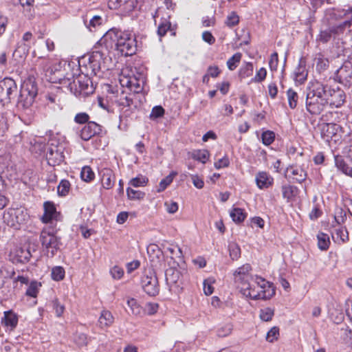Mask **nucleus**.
<instances>
[{"mask_svg": "<svg viewBox=\"0 0 352 352\" xmlns=\"http://www.w3.org/2000/svg\"><path fill=\"white\" fill-rule=\"evenodd\" d=\"M100 45L106 48L113 45L124 56H131L137 51V41L134 34L130 31H122L113 28L108 30L99 41Z\"/></svg>", "mask_w": 352, "mask_h": 352, "instance_id": "nucleus-1", "label": "nucleus"}, {"mask_svg": "<svg viewBox=\"0 0 352 352\" xmlns=\"http://www.w3.org/2000/svg\"><path fill=\"white\" fill-rule=\"evenodd\" d=\"M91 77V76H87L82 73L76 77L74 74H67L63 78L59 77L58 82L62 85L63 88H67L76 97L84 98L94 91Z\"/></svg>", "mask_w": 352, "mask_h": 352, "instance_id": "nucleus-2", "label": "nucleus"}, {"mask_svg": "<svg viewBox=\"0 0 352 352\" xmlns=\"http://www.w3.org/2000/svg\"><path fill=\"white\" fill-rule=\"evenodd\" d=\"M107 49L102 47L101 50H95L90 54L83 56L78 61V69L81 73L87 76H102V69H107L104 65V59L106 57Z\"/></svg>", "mask_w": 352, "mask_h": 352, "instance_id": "nucleus-3", "label": "nucleus"}, {"mask_svg": "<svg viewBox=\"0 0 352 352\" xmlns=\"http://www.w3.org/2000/svg\"><path fill=\"white\" fill-rule=\"evenodd\" d=\"M327 104V85L319 82L313 83L307 94V110L311 114L318 115L324 110Z\"/></svg>", "mask_w": 352, "mask_h": 352, "instance_id": "nucleus-4", "label": "nucleus"}, {"mask_svg": "<svg viewBox=\"0 0 352 352\" xmlns=\"http://www.w3.org/2000/svg\"><path fill=\"white\" fill-rule=\"evenodd\" d=\"M255 285L250 287H242V294L253 300H268L275 295L276 291L273 283L265 278L255 275Z\"/></svg>", "mask_w": 352, "mask_h": 352, "instance_id": "nucleus-5", "label": "nucleus"}, {"mask_svg": "<svg viewBox=\"0 0 352 352\" xmlns=\"http://www.w3.org/2000/svg\"><path fill=\"white\" fill-rule=\"evenodd\" d=\"M37 94L38 87L36 78L33 76H29L21 84L20 94L17 100L18 107L28 109L31 107Z\"/></svg>", "mask_w": 352, "mask_h": 352, "instance_id": "nucleus-6", "label": "nucleus"}, {"mask_svg": "<svg viewBox=\"0 0 352 352\" xmlns=\"http://www.w3.org/2000/svg\"><path fill=\"white\" fill-rule=\"evenodd\" d=\"M57 230L51 226L45 227L40 234V241L48 256H54L61 245L60 238L56 236Z\"/></svg>", "mask_w": 352, "mask_h": 352, "instance_id": "nucleus-7", "label": "nucleus"}, {"mask_svg": "<svg viewBox=\"0 0 352 352\" xmlns=\"http://www.w3.org/2000/svg\"><path fill=\"white\" fill-rule=\"evenodd\" d=\"M17 93L16 82L11 78H4L0 81V104L4 106L11 102Z\"/></svg>", "mask_w": 352, "mask_h": 352, "instance_id": "nucleus-8", "label": "nucleus"}, {"mask_svg": "<svg viewBox=\"0 0 352 352\" xmlns=\"http://www.w3.org/2000/svg\"><path fill=\"white\" fill-rule=\"evenodd\" d=\"M252 267L250 264H245L238 267L233 273L234 280L238 287L240 288L242 293V287H250L252 285L250 281L254 282L255 276H252L250 272Z\"/></svg>", "mask_w": 352, "mask_h": 352, "instance_id": "nucleus-9", "label": "nucleus"}, {"mask_svg": "<svg viewBox=\"0 0 352 352\" xmlns=\"http://www.w3.org/2000/svg\"><path fill=\"white\" fill-rule=\"evenodd\" d=\"M141 285L150 296H155L159 294L160 287L157 278L152 270L146 271L141 278Z\"/></svg>", "mask_w": 352, "mask_h": 352, "instance_id": "nucleus-10", "label": "nucleus"}, {"mask_svg": "<svg viewBox=\"0 0 352 352\" xmlns=\"http://www.w3.org/2000/svg\"><path fill=\"white\" fill-rule=\"evenodd\" d=\"M328 104L335 107H340L344 102L346 95L343 90L337 87L331 88L327 86Z\"/></svg>", "mask_w": 352, "mask_h": 352, "instance_id": "nucleus-11", "label": "nucleus"}, {"mask_svg": "<svg viewBox=\"0 0 352 352\" xmlns=\"http://www.w3.org/2000/svg\"><path fill=\"white\" fill-rule=\"evenodd\" d=\"M119 81L122 87H126L134 92L138 93L142 89L143 78H138L134 76H130L122 73Z\"/></svg>", "mask_w": 352, "mask_h": 352, "instance_id": "nucleus-12", "label": "nucleus"}, {"mask_svg": "<svg viewBox=\"0 0 352 352\" xmlns=\"http://www.w3.org/2000/svg\"><path fill=\"white\" fill-rule=\"evenodd\" d=\"M102 126L95 122H88L80 130V136L85 141L89 140L92 137L100 135Z\"/></svg>", "mask_w": 352, "mask_h": 352, "instance_id": "nucleus-13", "label": "nucleus"}, {"mask_svg": "<svg viewBox=\"0 0 352 352\" xmlns=\"http://www.w3.org/2000/svg\"><path fill=\"white\" fill-rule=\"evenodd\" d=\"M46 159L49 165L55 166L63 161L64 155L58 146H50L47 149Z\"/></svg>", "mask_w": 352, "mask_h": 352, "instance_id": "nucleus-14", "label": "nucleus"}, {"mask_svg": "<svg viewBox=\"0 0 352 352\" xmlns=\"http://www.w3.org/2000/svg\"><path fill=\"white\" fill-rule=\"evenodd\" d=\"M166 281L170 287V290H179L180 289L181 278L180 273L178 270L173 268L166 270Z\"/></svg>", "mask_w": 352, "mask_h": 352, "instance_id": "nucleus-15", "label": "nucleus"}, {"mask_svg": "<svg viewBox=\"0 0 352 352\" xmlns=\"http://www.w3.org/2000/svg\"><path fill=\"white\" fill-rule=\"evenodd\" d=\"M10 256L13 263H25L30 261L31 253L27 248L16 247L11 251Z\"/></svg>", "mask_w": 352, "mask_h": 352, "instance_id": "nucleus-16", "label": "nucleus"}, {"mask_svg": "<svg viewBox=\"0 0 352 352\" xmlns=\"http://www.w3.org/2000/svg\"><path fill=\"white\" fill-rule=\"evenodd\" d=\"M100 175L102 187L107 190L112 188L115 184V176L113 170L110 168H103L100 171Z\"/></svg>", "mask_w": 352, "mask_h": 352, "instance_id": "nucleus-17", "label": "nucleus"}, {"mask_svg": "<svg viewBox=\"0 0 352 352\" xmlns=\"http://www.w3.org/2000/svg\"><path fill=\"white\" fill-rule=\"evenodd\" d=\"M44 213L41 218L43 223H47L54 219H56L58 213L54 203L45 201L43 204Z\"/></svg>", "mask_w": 352, "mask_h": 352, "instance_id": "nucleus-18", "label": "nucleus"}, {"mask_svg": "<svg viewBox=\"0 0 352 352\" xmlns=\"http://www.w3.org/2000/svg\"><path fill=\"white\" fill-rule=\"evenodd\" d=\"M255 181L258 188L265 189L272 185L274 179L267 172L260 171L256 174Z\"/></svg>", "mask_w": 352, "mask_h": 352, "instance_id": "nucleus-19", "label": "nucleus"}, {"mask_svg": "<svg viewBox=\"0 0 352 352\" xmlns=\"http://www.w3.org/2000/svg\"><path fill=\"white\" fill-rule=\"evenodd\" d=\"M10 216L13 217L11 226L15 227L16 228H18L17 226L25 223L29 219V215L27 212L21 209L12 210L10 213Z\"/></svg>", "mask_w": 352, "mask_h": 352, "instance_id": "nucleus-20", "label": "nucleus"}, {"mask_svg": "<svg viewBox=\"0 0 352 352\" xmlns=\"http://www.w3.org/2000/svg\"><path fill=\"white\" fill-rule=\"evenodd\" d=\"M1 324L13 330L18 324V317L16 314L12 311H6L3 313V317L1 318Z\"/></svg>", "mask_w": 352, "mask_h": 352, "instance_id": "nucleus-21", "label": "nucleus"}, {"mask_svg": "<svg viewBox=\"0 0 352 352\" xmlns=\"http://www.w3.org/2000/svg\"><path fill=\"white\" fill-rule=\"evenodd\" d=\"M287 172L290 173L293 179L298 183H302L307 178V172L299 166H291L287 168Z\"/></svg>", "mask_w": 352, "mask_h": 352, "instance_id": "nucleus-22", "label": "nucleus"}, {"mask_svg": "<svg viewBox=\"0 0 352 352\" xmlns=\"http://www.w3.org/2000/svg\"><path fill=\"white\" fill-rule=\"evenodd\" d=\"M333 240L339 244L344 243L349 240V234L345 228L338 227L331 232Z\"/></svg>", "mask_w": 352, "mask_h": 352, "instance_id": "nucleus-23", "label": "nucleus"}, {"mask_svg": "<svg viewBox=\"0 0 352 352\" xmlns=\"http://www.w3.org/2000/svg\"><path fill=\"white\" fill-rule=\"evenodd\" d=\"M115 97L114 93H111L107 95L106 98L98 97V105L109 113L113 112V98Z\"/></svg>", "mask_w": 352, "mask_h": 352, "instance_id": "nucleus-24", "label": "nucleus"}, {"mask_svg": "<svg viewBox=\"0 0 352 352\" xmlns=\"http://www.w3.org/2000/svg\"><path fill=\"white\" fill-rule=\"evenodd\" d=\"M117 104V106L121 109L129 107L133 104V100L122 91L120 96L115 95L113 98V104Z\"/></svg>", "mask_w": 352, "mask_h": 352, "instance_id": "nucleus-25", "label": "nucleus"}, {"mask_svg": "<svg viewBox=\"0 0 352 352\" xmlns=\"http://www.w3.org/2000/svg\"><path fill=\"white\" fill-rule=\"evenodd\" d=\"M114 321L112 314L107 310H104L98 318V323L101 328H106L111 326Z\"/></svg>", "mask_w": 352, "mask_h": 352, "instance_id": "nucleus-26", "label": "nucleus"}, {"mask_svg": "<svg viewBox=\"0 0 352 352\" xmlns=\"http://www.w3.org/2000/svg\"><path fill=\"white\" fill-rule=\"evenodd\" d=\"M335 165L337 168L342 171L346 175H349L352 177V168L349 166V165L345 162L344 159L340 155L335 156Z\"/></svg>", "mask_w": 352, "mask_h": 352, "instance_id": "nucleus-27", "label": "nucleus"}, {"mask_svg": "<svg viewBox=\"0 0 352 352\" xmlns=\"http://www.w3.org/2000/svg\"><path fill=\"white\" fill-rule=\"evenodd\" d=\"M230 215L233 221L239 223L245 220L247 214L244 212L243 209L239 208H234L231 210Z\"/></svg>", "mask_w": 352, "mask_h": 352, "instance_id": "nucleus-28", "label": "nucleus"}, {"mask_svg": "<svg viewBox=\"0 0 352 352\" xmlns=\"http://www.w3.org/2000/svg\"><path fill=\"white\" fill-rule=\"evenodd\" d=\"M318 246L321 250H327L330 245V240L327 234L320 232L317 235Z\"/></svg>", "mask_w": 352, "mask_h": 352, "instance_id": "nucleus-29", "label": "nucleus"}, {"mask_svg": "<svg viewBox=\"0 0 352 352\" xmlns=\"http://www.w3.org/2000/svg\"><path fill=\"white\" fill-rule=\"evenodd\" d=\"M209 152L207 150H195L191 153V157L195 160L205 164L209 157Z\"/></svg>", "mask_w": 352, "mask_h": 352, "instance_id": "nucleus-30", "label": "nucleus"}, {"mask_svg": "<svg viewBox=\"0 0 352 352\" xmlns=\"http://www.w3.org/2000/svg\"><path fill=\"white\" fill-rule=\"evenodd\" d=\"M33 35L30 32H26L22 37L23 44L19 45L17 49H21L23 52H28L30 48V42Z\"/></svg>", "mask_w": 352, "mask_h": 352, "instance_id": "nucleus-31", "label": "nucleus"}, {"mask_svg": "<svg viewBox=\"0 0 352 352\" xmlns=\"http://www.w3.org/2000/svg\"><path fill=\"white\" fill-rule=\"evenodd\" d=\"M297 188L293 186L285 185L282 186V194L284 199L290 201L296 195Z\"/></svg>", "mask_w": 352, "mask_h": 352, "instance_id": "nucleus-32", "label": "nucleus"}, {"mask_svg": "<svg viewBox=\"0 0 352 352\" xmlns=\"http://www.w3.org/2000/svg\"><path fill=\"white\" fill-rule=\"evenodd\" d=\"M102 21L103 20L101 16L96 15L92 16V18L89 19V23H87V20H85L84 23L85 25L87 27V28L89 30V31L92 32L94 31V29H95L98 26H100L102 23Z\"/></svg>", "mask_w": 352, "mask_h": 352, "instance_id": "nucleus-33", "label": "nucleus"}, {"mask_svg": "<svg viewBox=\"0 0 352 352\" xmlns=\"http://www.w3.org/2000/svg\"><path fill=\"white\" fill-rule=\"evenodd\" d=\"M148 182V179L146 177L142 175H139L136 177L132 178L129 181V185L135 188L144 186Z\"/></svg>", "mask_w": 352, "mask_h": 352, "instance_id": "nucleus-34", "label": "nucleus"}, {"mask_svg": "<svg viewBox=\"0 0 352 352\" xmlns=\"http://www.w3.org/2000/svg\"><path fill=\"white\" fill-rule=\"evenodd\" d=\"M241 57L242 54L240 52H237L230 57L227 61L228 69L231 71L234 70L240 63Z\"/></svg>", "mask_w": 352, "mask_h": 352, "instance_id": "nucleus-35", "label": "nucleus"}, {"mask_svg": "<svg viewBox=\"0 0 352 352\" xmlns=\"http://www.w3.org/2000/svg\"><path fill=\"white\" fill-rule=\"evenodd\" d=\"M287 96L289 107L291 109H295L298 100V94L294 89H289L287 91Z\"/></svg>", "mask_w": 352, "mask_h": 352, "instance_id": "nucleus-36", "label": "nucleus"}, {"mask_svg": "<svg viewBox=\"0 0 352 352\" xmlns=\"http://www.w3.org/2000/svg\"><path fill=\"white\" fill-rule=\"evenodd\" d=\"M65 272L63 267L56 266L52 270V278L56 281L62 280L65 278Z\"/></svg>", "mask_w": 352, "mask_h": 352, "instance_id": "nucleus-37", "label": "nucleus"}, {"mask_svg": "<svg viewBox=\"0 0 352 352\" xmlns=\"http://www.w3.org/2000/svg\"><path fill=\"white\" fill-rule=\"evenodd\" d=\"M80 177L83 181L89 182L94 179L95 174L89 166H84L81 170Z\"/></svg>", "mask_w": 352, "mask_h": 352, "instance_id": "nucleus-38", "label": "nucleus"}, {"mask_svg": "<svg viewBox=\"0 0 352 352\" xmlns=\"http://www.w3.org/2000/svg\"><path fill=\"white\" fill-rule=\"evenodd\" d=\"M127 197L131 200H141L145 197V193L140 190H135L131 188L126 189Z\"/></svg>", "mask_w": 352, "mask_h": 352, "instance_id": "nucleus-39", "label": "nucleus"}, {"mask_svg": "<svg viewBox=\"0 0 352 352\" xmlns=\"http://www.w3.org/2000/svg\"><path fill=\"white\" fill-rule=\"evenodd\" d=\"M165 252L170 254L172 259L175 258H181L182 256V252L179 247L177 245H171L165 249Z\"/></svg>", "mask_w": 352, "mask_h": 352, "instance_id": "nucleus-40", "label": "nucleus"}, {"mask_svg": "<svg viewBox=\"0 0 352 352\" xmlns=\"http://www.w3.org/2000/svg\"><path fill=\"white\" fill-rule=\"evenodd\" d=\"M274 314V311L270 307H265L260 310V318L265 322L270 321Z\"/></svg>", "mask_w": 352, "mask_h": 352, "instance_id": "nucleus-41", "label": "nucleus"}, {"mask_svg": "<svg viewBox=\"0 0 352 352\" xmlns=\"http://www.w3.org/2000/svg\"><path fill=\"white\" fill-rule=\"evenodd\" d=\"M254 67L252 63H248L245 66L242 67L239 71V76L241 78H245L250 76L253 73Z\"/></svg>", "mask_w": 352, "mask_h": 352, "instance_id": "nucleus-42", "label": "nucleus"}, {"mask_svg": "<svg viewBox=\"0 0 352 352\" xmlns=\"http://www.w3.org/2000/svg\"><path fill=\"white\" fill-rule=\"evenodd\" d=\"M295 80L300 82H303L306 80L307 74L305 68L301 66L300 63L296 68L294 72Z\"/></svg>", "mask_w": 352, "mask_h": 352, "instance_id": "nucleus-43", "label": "nucleus"}, {"mask_svg": "<svg viewBox=\"0 0 352 352\" xmlns=\"http://www.w3.org/2000/svg\"><path fill=\"white\" fill-rule=\"evenodd\" d=\"M239 22V16L235 12H231L227 16L226 24L229 28L236 25Z\"/></svg>", "mask_w": 352, "mask_h": 352, "instance_id": "nucleus-44", "label": "nucleus"}, {"mask_svg": "<svg viewBox=\"0 0 352 352\" xmlns=\"http://www.w3.org/2000/svg\"><path fill=\"white\" fill-rule=\"evenodd\" d=\"M332 34L329 28L320 30L319 34L317 36V41L322 43H327L332 38Z\"/></svg>", "mask_w": 352, "mask_h": 352, "instance_id": "nucleus-45", "label": "nucleus"}, {"mask_svg": "<svg viewBox=\"0 0 352 352\" xmlns=\"http://www.w3.org/2000/svg\"><path fill=\"white\" fill-rule=\"evenodd\" d=\"M230 256L232 260H237L241 255V250L239 246L234 243H230L228 245Z\"/></svg>", "mask_w": 352, "mask_h": 352, "instance_id": "nucleus-46", "label": "nucleus"}, {"mask_svg": "<svg viewBox=\"0 0 352 352\" xmlns=\"http://www.w3.org/2000/svg\"><path fill=\"white\" fill-rule=\"evenodd\" d=\"M70 183L68 180L63 179L58 186V193L60 196H65L69 190Z\"/></svg>", "mask_w": 352, "mask_h": 352, "instance_id": "nucleus-47", "label": "nucleus"}, {"mask_svg": "<svg viewBox=\"0 0 352 352\" xmlns=\"http://www.w3.org/2000/svg\"><path fill=\"white\" fill-rule=\"evenodd\" d=\"M262 142L266 145H270L275 139V133L271 131H266L262 133L261 135Z\"/></svg>", "mask_w": 352, "mask_h": 352, "instance_id": "nucleus-48", "label": "nucleus"}, {"mask_svg": "<svg viewBox=\"0 0 352 352\" xmlns=\"http://www.w3.org/2000/svg\"><path fill=\"white\" fill-rule=\"evenodd\" d=\"M170 23L167 20L162 21L157 28V34L161 38L164 36L170 28Z\"/></svg>", "mask_w": 352, "mask_h": 352, "instance_id": "nucleus-49", "label": "nucleus"}, {"mask_svg": "<svg viewBox=\"0 0 352 352\" xmlns=\"http://www.w3.org/2000/svg\"><path fill=\"white\" fill-rule=\"evenodd\" d=\"M173 176L172 174L168 175L165 178L162 179L159 184L157 191L158 192L164 191L173 182Z\"/></svg>", "mask_w": 352, "mask_h": 352, "instance_id": "nucleus-50", "label": "nucleus"}, {"mask_svg": "<svg viewBox=\"0 0 352 352\" xmlns=\"http://www.w3.org/2000/svg\"><path fill=\"white\" fill-rule=\"evenodd\" d=\"M346 219V213L344 210H343L342 208H338L335 214L334 219L335 221L338 224L340 225L343 223Z\"/></svg>", "mask_w": 352, "mask_h": 352, "instance_id": "nucleus-51", "label": "nucleus"}, {"mask_svg": "<svg viewBox=\"0 0 352 352\" xmlns=\"http://www.w3.org/2000/svg\"><path fill=\"white\" fill-rule=\"evenodd\" d=\"M110 274L113 279L119 280L124 275V270L122 267L115 265L110 270Z\"/></svg>", "mask_w": 352, "mask_h": 352, "instance_id": "nucleus-52", "label": "nucleus"}, {"mask_svg": "<svg viewBox=\"0 0 352 352\" xmlns=\"http://www.w3.org/2000/svg\"><path fill=\"white\" fill-rule=\"evenodd\" d=\"M278 336L279 329L276 327H274L267 332L266 340L270 342H272L277 340Z\"/></svg>", "mask_w": 352, "mask_h": 352, "instance_id": "nucleus-53", "label": "nucleus"}, {"mask_svg": "<svg viewBox=\"0 0 352 352\" xmlns=\"http://www.w3.org/2000/svg\"><path fill=\"white\" fill-rule=\"evenodd\" d=\"M267 76V71L264 67H261L256 72L255 76L252 79V82H261L263 81Z\"/></svg>", "mask_w": 352, "mask_h": 352, "instance_id": "nucleus-54", "label": "nucleus"}, {"mask_svg": "<svg viewBox=\"0 0 352 352\" xmlns=\"http://www.w3.org/2000/svg\"><path fill=\"white\" fill-rule=\"evenodd\" d=\"M214 283L212 278H208L204 281V292L207 296H210L213 293L214 288L212 284Z\"/></svg>", "mask_w": 352, "mask_h": 352, "instance_id": "nucleus-55", "label": "nucleus"}, {"mask_svg": "<svg viewBox=\"0 0 352 352\" xmlns=\"http://www.w3.org/2000/svg\"><path fill=\"white\" fill-rule=\"evenodd\" d=\"M164 114V109L161 106H155L153 108L150 114L151 119L161 118Z\"/></svg>", "mask_w": 352, "mask_h": 352, "instance_id": "nucleus-56", "label": "nucleus"}, {"mask_svg": "<svg viewBox=\"0 0 352 352\" xmlns=\"http://www.w3.org/2000/svg\"><path fill=\"white\" fill-rule=\"evenodd\" d=\"M127 305L131 308L133 314L138 315L140 314L141 309L137 303V300L134 298H130L127 300Z\"/></svg>", "mask_w": 352, "mask_h": 352, "instance_id": "nucleus-57", "label": "nucleus"}, {"mask_svg": "<svg viewBox=\"0 0 352 352\" xmlns=\"http://www.w3.org/2000/svg\"><path fill=\"white\" fill-rule=\"evenodd\" d=\"M52 306L55 310L56 316L58 317H60L65 311V306L60 304V302L57 299L52 301Z\"/></svg>", "mask_w": 352, "mask_h": 352, "instance_id": "nucleus-58", "label": "nucleus"}, {"mask_svg": "<svg viewBox=\"0 0 352 352\" xmlns=\"http://www.w3.org/2000/svg\"><path fill=\"white\" fill-rule=\"evenodd\" d=\"M38 293V284L36 282L30 283L29 287L26 290V295L31 297H36Z\"/></svg>", "mask_w": 352, "mask_h": 352, "instance_id": "nucleus-59", "label": "nucleus"}, {"mask_svg": "<svg viewBox=\"0 0 352 352\" xmlns=\"http://www.w3.org/2000/svg\"><path fill=\"white\" fill-rule=\"evenodd\" d=\"M278 64V57L277 52H274L271 55L269 65L272 71H276L277 69Z\"/></svg>", "mask_w": 352, "mask_h": 352, "instance_id": "nucleus-60", "label": "nucleus"}, {"mask_svg": "<svg viewBox=\"0 0 352 352\" xmlns=\"http://www.w3.org/2000/svg\"><path fill=\"white\" fill-rule=\"evenodd\" d=\"M89 116L86 113H77L74 118V121L78 124H85L89 122Z\"/></svg>", "mask_w": 352, "mask_h": 352, "instance_id": "nucleus-61", "label": "nucleus"}, {"mask_svg": "<svg viewBox=\"0 0 352 352\" xmlns=\"http://www.w3.org/2000/svg\"><path fill=\"white\" fill-rule=\"evenodd\" d=\"M230 165V160L227 156H224L214 163L217 169L228 167Z\"/></svg>", "mask_w": 352, "mask_h": 352, "instance_id": "nucleus-62", "label": "nucleus"}, {"mask_svg": "<svg viewBox=\"0 0 352 352\" xmlns=\"http://www.w3.org/2000/svg\"><path fill=\"white\" fill-rule=\"evenodd\" d=\"M191 179L193 185L198 189H201L204 186V182L202 178L197 175H192Z\"/></svg>", "mask_w": 352, "mask_h": 352, "instance_id": "nucleus-63", "label": "nucleus"}, {"mask_svg": "<svg viewBox=\"0 0 352 352\" xmlns=\"http://www.w3.org/2000/svg\"><path fill=\"white\" fill-rule=\"evenodd\" d=\"M202 38L205 42L209 43L210 45H212L215 42L214 37L208 31H205L202 33Z\"/></svg>", "mask_w": 352, "mask_h": 352, "instance_id": "nucleus-64", "label": "nucleus"}]
</instances>
